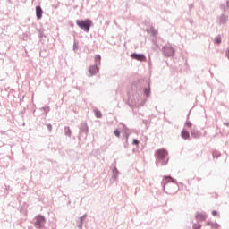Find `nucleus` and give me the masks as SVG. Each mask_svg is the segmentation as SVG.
<instances>
[{
	"label": "nucleus",
	"instance_id": "obj_16",
	"mask_svg": "<svg viewBox=\"0 0 229 229\" xmlns=\"http://www.w3.org/2000/svg\"><path fill=\"white\" fill-rule=\"evenodd\" d=\"M134 146H139V140L137 139L133 140Z\"/></svg>",
	"mask_w": 229,
	"mask_h": 229
},
{
	"label": "nucleus",
	"instance_id": "obj_11",
	"mask_svg": "<svg viewBox=\"0 0 229 229\" xmlns=\"http://www.w3.org/2000/svg\"><path fill=\"white\" fill-rule=\"evenodd\" d=\"M191 137H193V139H199L200 137L199 132L198 131H192Z\"/></svg>",
	"mask_w": 229,
	"mask_h": 229
},
{
	"label": "nucleus",
	"instance_id": "obj_17",
	"mask_svg": "<svg viewBox=\"0 0 229 229\" xmlns=\"http://www.w3.org/2000/svg\"><path fill=\"white\" fill-rule=\"evenodd\" d=\"M185 124L188 128H191L192 126V123H191V122H186Z\"/></svg>",
	"mask_w": 229,
	"mask_h": 229
},
{
	"label": "nucleus",
	"instance_id": "obj_9",
	"mask_svg": "<svg viewBox=\"0 0 229 229\" xmlns=\"http://www.w3.org/2000/svg\"><path fill=\"white\" fill-rule=\"evenodd\" d=\"M42 13H44V12L42 11V8L40 6H37L36 7V15L38 19H42Z\"/></svg>",
	"mask_w": 229,
	"mask_h": 229
},
{
	"label": "nucleus",
	"instance_id": "obj_6",
	"mask_svg": "<svg viewBox=\"0 0 229 229\" xmlns=\"http://www.w3.org/2000/svg\"><path fill=\"white\" fill-rule=\"evenodd\" d=\"M131 57L132 58V60H138V62H145L146 60V56L142 54H132L131 55Z\"/></svg>",
	"mask_w": 229,
	"mask_h": 229
},
{
	"label": "nucleus",
	"instance_id": "obj_5",
	"mask_svg": "<svg viewBox=\"0 0 229 229\" xmlns=\"http://www.w3.org/2000/svg\"><path fill=\"white\" fill-rule=\"evenodd\" d=\"M163 53L165 56H174V48L171 46H166L164 47Z\"/></svg>",
	"mask_w": 229,
	"mask_h": 229
},
{
	"label": "nucleus",
	"instance_id": "obj_18",
	"mask_svg": "<svg viewBox=\"0 0 229 229\" xmlns=\"http://www.w3.org/2000/svg\"><path fill=\"white\" fill-rule=\"evenodd\" d=\"M193 229H201V225H194Z\"/></svg>",
	"mask_w": 229,
	"mask_h": 229
},
{
	"label": "nucleus",
	"instance_id": "obj_15",
	"mask_svg": "<svg viewBox=\"0 0 229 229\" xmlns=\"http://www.w3.org/2000/svg\"><path fill=\"white\" fill-rule=\"evenodd\" d=\"M114 135H115V137H120L121 132L119 131V130L114 131Z\"/></svg>",
	"mask_w": 229,
	"mask_h": 229
},
{
	"label": "nucleus",
	"instance_id": "obj_8",
	"mask_svg": "<svg viewBox=\"0 0 229 229\" xmlns=\"http://www.w3.org/2000/svg\"><path fill=\"white\" fill-rule=\"evenodd\" d=\"M196 219L199 221H205L207 219V214L205 213H197Z\"/></svg>",
	"mask_w": 229,
	"mask_h": 229
},
{
	"label": "nucleus",
	"instance_id": "obj_13",
	"mask_svg": "<svg viewBox=\"0 0 229 229\" xmlns=\"http://www.w3.org/2000/svg\"><path fill=\"white\" fill-rule=\"evenodd\" d=\"M95 115L96 117H98V119H101L102 117L101 111L95 109Z\"/></svg>",
	"mask_w": 229,
	"mask_h": 229
},
{
	"label": "nucleus",
	"instance_id": "obj_7",
	"mask_svg": "<svg viewBox=\"0 0 229 229\" xmlns=\"http://www.w3.org/2000/svg\"><path fill=\"white\" fill-rule=\"evenodd\" d=\"M99 71V68H98V65H93L89 68V75L90 76H94V74H96V72H98Z\"/></svg>",
	"mask_w": 229,
	"mask_h": 229
},
{
	"label": "nucleus",
	"instance_id": "obj_20",
	"mask_svg": "<svg viewBox=\"0 0 229 229\" xmlns=\"http://www.w3.org/2000/svg\"><path fill=\"white\" fill-rule=\"evenodd\" d=\"M49 130H51V125H48Z\"/></svg>",
	"mask_w": 229,
	"mask_h": 229
},
{
	"label": "nucleus",
	"instance_id": "obj_14",
	"mask_svg": "<svg viewBox=\"0 0 229 229\" xmlns=\"http://www.w3.org/2000/svg\"><path fill=\"white\" fill-rule=\"evenodd\" d=\"M215 42H216V44H221V37H216L215 38Z\"/></svg>",
	"mask_w": 229,
	"mask_h": 229
},
{
	"label": "nucleus",
	"instance_id": "obj_4",
	"mask_svg": "<svg viewBox=\"0 0 229 229\" xmlns=\"http://www.w3.org/2000/svg\"><path fill=\"white\" fill-rule=\"evenodd\" d=\"M46 225V217L41 215H38L35 217L34 226L35 228L41 229Z\"/></svg>",
	"mask_w": 229,
	"mask_h": 229
},
{
	"label": "nucleus",
	"instance_id": "obj_10",
	"mask_svg": "<svg viewBox=\"0 0 229 229\" xmlns=\"http://www.w3.org/2000/svg\"><path fill=\"white\" fill-rule=\"evenodd\" d=\"M182 139L187 140V139H189V137H191V134L189 133V131L182 130Z\"/></svg>",
	"mask_w": 229,
	"mask_h": 229
},
{
	"label": "nucleus",
	"instance_id": "obj_2",
	"mask_svg": "<svg viewBox=\"0 0 229 229\" xmlns=\"http://www.w3.org/2000/svg\"><path fill=\"white\" fill-rule=\"evenodd\" d=\"M156 157L157 160H163L162 165H167V162H169V158H167V155L169 153L165 149H158L156 151Z\"/></svg>",
	"mask_w": 229,
	"mask_h": 229
},
{
	"label": "nucleus",
	"instance_id": "obj_3",
	"mask_svg": "<svg viewBox=\"0 0 229 229\" xmlns=\"http://www.w3.org/2000/svg\"><path fill=\"white\" fill-rule=\"evenodd\" d=\"M77 26L81 28V30H84L86 33H89L90 30V26H92V21L90 20H77L76 21Z\"/></svg>",
	"mask_w": 229,
	"mask_h": 229
},
{
	"label": "nucleus",
	"instance_id": "obj_1",
	"mask_svg": "<svg viewBox=\"0 0 229 229\" xmlns=\"http://www.w3.org/2000/svg\"><path fill=\"white\" fill-rule=\"evenodd\" d=\"M173 182V178L170 176H165L164 177L163 182L165 183L164 185V191L165 192H167V194H174V192H178V186L174 183H171ZM165 183H171L168 186L165 185Z\"/></svg>",
	"mask_w": 229,
	"mask_h": 229
},
{
	"label": "nucleus",
	"instance_id": "obj_12",
	"mask_svg": "<svg viewBox=\"0 0 229 229\" xmlns=\"http://www.w3.org/2000/svg\"><path fill=\"white\" fill-rule=\"evenodd\" d=\"M95 64L96 65H99V64H101V56L99 55H95Z\"/></svg>",
	"mask_w": 229,
	"mask_h": 229
},
{
	"label": "nucleus",
	"instance_id": "obj_19",
	"mask_svg": "<svg viewBox=\"0 0 229 229\" xmlns=\"http://www.w3.org/2000/svg\"><path fill=\"white\" fill-rule=\"evenodd\" d=\"M213 216H217V211H212Z\"/></svg>",
	"mask_w": 229,
	"mask_h": 229
}]
</instances>
